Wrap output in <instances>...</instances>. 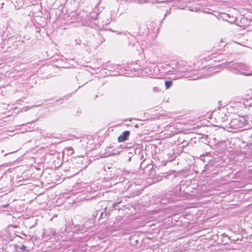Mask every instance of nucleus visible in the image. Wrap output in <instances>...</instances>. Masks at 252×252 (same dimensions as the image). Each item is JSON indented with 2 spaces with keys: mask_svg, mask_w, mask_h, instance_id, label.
Segmentation results:
<instances>
[{
  "mask_svg": "<svg viewBox=\"0 0 252 252\" xmlns=\"http://www.w3.org/2000/svg\"><path fill=\"white\" fill-rule=\"evenodd\" d=\"M87 166V159L84 157H76L72 160V170L74 174H78L80 171L85 169Z\"/></svg>",
  "mask_w": 252,
  "mask_h": 252,
  "instance_id": "obj_1",
  "label": "nucleus"
},
{
  "mask_svg": "<svg viewBox=\"0 0 252 252\" xmlns=\"http://www.w3.org/2000/svg\"><path fill=\"white\" fill-rule=\"evenodd\" d=\"M178 197L172 191H169L165 195L157 197L155 202V204H160L161 205H166L176 203L178 201Z\"/></svg>",
  "mask_w": 252,
  "mask_h": 252,
  "instance_id": "obj_2",
  "label": "nucleus"
},
{
  "mask_svg": "<svg viewBox=\"0 0 252 252\" xmlns=\"http://www.w3.org/2000/svg\"><path fill=\"white\" fill-rule=\"evenodd\" d=\"M67 225L70 229L71 231L73 233H82L83 231H84L85 227L84 226H81L78 224L75 225L72 220H71V224L68 223Z\"/></svg>",
  "mask_w": 252,
  "mask_h": 252,
  "instance_id": "obj_3",
  "label": "nucleus"
},
{
  "mask_svg": "<svg viewBox=\"0 0 252 252\" xmlns=\"http://www.w3.org/2000/svg\"><path fill=\"white\" fill-rule=\"evenodd\" d=\"M130 135L129 131H125L123 132L118 138V140L120 142H124L127 139L128 136Z\"/></svg>",
  "mask_w": 252,
  "mask_h": 252,
  "instance_id": "obj_4",
  "label": "nucleus"
},
{
  "mask_svg": "<svg viewBox=\"0 0 252 252\" xmlns=\"http://www.w3.org/2000/svg\"><path fill=\"white\" fill-rule=\"evenodd\" d=\"M172 83L173 82L172 81H165V85L166 87V89H169L172 85Z\"/></svg>",
  "mask_w": 252,
  "mask_h": 252,
  "instance_id": "obj_5",
  "label": "nucleus"
},
{
  "mask_svg": "<svg viewBox=\"0 0 252 252\" xmlns=\"http://www.w3.org/2000/svg\"><path fill=\"white\" fill-rule=\"evenodd\" d=\"M18 248L21 250L23 252H27L28 251V248L25 245H21V246H17Z\"/></svg>",
  "mask_w": 252,
  "mask_h": 252,
  "instance_id": "obj_6",
  "label": "nucleus"
},
{
  "mask_svg": "<svg viewBox=\"0 0 252 252\" xmlns=\"http://www.w3.org/2000/svg\"><path fill=\"white\" fill-rule=\"evenodd\" d=\"M42 236H43V238H44V239H45L46 240H48V239H50V236L46 234V232L44 231L43 232Z\"/></svg>",
  "mask_w": 252,
  "mask_h": 252,
  "instance_id": "obj_7",
  "label": "nucleus"
},
{
  "mask_svg": "<svg viewBox=\"0 0 252 252\" xmlns=\"http://www.w3.org/2000/svg\"><path fill=\"white\" fill-rule=\"evenodd\" d=\"M249 26L250 27V29L252 30V20L250 21Z\"/></svg>",
  "mask_w": 252,
  "mask_h": 252,
  "instance_id": "obj_8",
  "label": "nucleus"
},
{
  "mask_svg": "<svg viewBox=\"0 0 252 252\" xmlns=\"http://www.w3.org/2000/svg\"><path fill=\"white\" fill-rule=\"evenodd\" d=\"M238 66V64L237 63H233V68H236Z\"/></svg>",
  "mask_w": 252,
  "mask_h": 252,
  "instance_id": "obj_9",
  "label": "nucleus"
},
{
  "mask_svg": "<svg viewBox=\"0 0 252 252\" xmlns=\"http://www.w3.org/2000/svg\"><path fill=\"white\" fill-rule=\"evenodd\" d=\"M117 206H115V205H113V206H112V208L113 209H117V208H116Z\"/></svg>",
  "mask_w": 252,
  "mask_h": 252,
  "instance_id": "obj_10",
  "label": "nucleus"
},
{
  "mask_svg": "<svg viewBox=\"0 0 252 252\" xmlns=\"http://www.w3.org/2000/svg\"><path fill=\"white\" fill-rule=\"evenodd\" d=\"M103 212H101L100 217V218H103Z\"/></svg>",
  "mask_w": 252,
  "mask_h": 252,
  "instance_id": "obj_11",
  "label": "nucleus"
},
{
  "mask_svg": "<svg viewBox=\"0 0 252 252\" xmlns=\"http://www.w3.org/2000/svg\"><path fill=\"white\" fill-rule=\"evenodd\" d=\"M121 202H118V203H113V205H118L119 203H120Z\"/></svg>",
  "mask_w": 252,
  "mask_h": 252,
  "instance_id": "obj_12",
  "label": "nucleus"
},
{
  "mask_svg": "<svg viewBox=\"0 0 252 252\" xmlns=\"http://www.w3.org/2000/svg\"><path fill=\"white\" fill-rule=\"evenodd\" d=\"M153 90H154V91H157V87H154V88H153Z\"/></svg>",
  "mask_w": 252,
  "mask_h": 252,
  "instance_id": "obj_13",
  "label": "nucleus"
},
{
  "mask_svg": "<svg viewBox=\"0 0 252 252\" xmlns=\"http://www.w3.org/2000/svg\"><path fill=\"white\" fill-rule=\"evenodd\" d=\"M8 206H6V205L2 206V207L3 208H6V207H8Z\"/></svg>",
  "mask_w": 252,
  "mask_h": 252,
  "instance_id": "obj_14",
  "label": "nucleus"
},
{
  "mask_svg": "<svg viewBox=\"0 0 252 252\" xmlns=\"http://www.w3.org/2000/svg\"><path fill=\"white\" fill-rule=\"evenodd\" d=\"M107 209V207H106V208H104L105 213L106 212Z\"/></svg>",
  "mask_w": 252,
  "mask_h": 252,
  "instance_id": "obj_15",
  "label": "nucleus"
},
{
  "mask_svg": "<svg viewBox=\"0 0 252 252\" xmlns=\"http://www.w3.org/2000/svg\"><path fill=\"white\" fill-rule=\"evenodd\" d=\"M72 150V148H71V147L68 148V150Z\"/></svg>",
  "mask_w": 252,
  "mask_h": 252,
  "instance_id": "obj_16",
  "label": "nucleus"
},
{
  "mask_svg": "<svg viewBox=\"0 0 252 252\" xmlns=\"http://www.w3.org/2000/svg\"><path fill=\"white\" fill-rule=\"evenodd\" d=\"M198 206H191L189 208L191 207H197Z\"/></svg>",
  "mask_w": 252,
  "mask_h": 252,
  "instance_id": "obj_17",
  "label": "nucleus"
},
{
  "mask_svg": "<svg viewBox=\"0 0 252 252\" xmlns=\"http://www.w3.org/2000/svg\"><path fill=\"white\" fill-rule=\"evenodd\" d=\"M108 213H109V212H107V213H106H106H105V216H107Z\"/></svg>",
  "mask_w": 252,
  "mask_h": 252,
  "instance_id": "obj_18",
  "label": "nucleus"
}]
</instances>
